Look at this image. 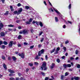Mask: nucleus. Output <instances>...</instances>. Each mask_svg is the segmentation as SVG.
Segmentation results:
<instances>
[{
    "label": "nucleus",
    "mask_w": 80,
    "mask_h": 80,
    "mask_svg": "<svg viewBox=\"0 0 80 80\" xmlns=\"http://www.w3.org/2000/svg\"><path fill=\"white\" fill-rule=\"evenodd\" d=\"M18 47H21V44L18 43Z\"/></svg>",
    "instance_id": "obj_53"
},
{
    "label": "nucleus",
    "mask_w": 80,
    "mask_h": 80,
    "mask_svg": "<svg viewBox=\"0 0 80 80\" xmlns=\"http://www.w3.org/2000/svg\"><path fill=\"white\" fill-rule=\"evenodd\" d=\"M64 77V76H63V75L61 76V80H63Z\"/></svg>",
    "instance_id": "obj_43"
},
{
    "label": "nucleus",
    "mask_w": 80,
    "mask_h": 80,
    "mask_svg": "<svg viewBox=\"0 0 80 80\" xmlns=\"http://www.w3.org/2000/svg\"><path fill=\"white\" fill-rule=\"evenodd\" d=\"M28 65H29V66H30V67H33V64L31 63H28Z\"/></svg>",
    "instance_id": "obj_35"
},
{
    "label": "nucleus",
    "mask_w": 80,
    "mask_h": 80,
    "mask_svg": "<svg viewBox=\"0 0 80 80\" xmlns=\"http://www.w3.org/2000/svg\"><path fill=\"white\" fill-rule=\"evenodd\" d=\"M3 43H4V45H6L8 44V42H7L6 41H4L3 42Z\"/></svg>",
    "instance_id": "obj_18"
},
{
    "label": "nucleus",
    "mask_w": 80,
    "mask_h": 80,
    "mask_svg": "<svg viewBox=\"0 0 80 80\" xmlns=\"http://www.w3.org/2000/svg\"><path fill=\"white\" fill-rule=\"evenodd\" d=\"M75 53H76V55H77V54H78V50H76V51Z\"/></svg>",
    "instance_id": "obj_48"
},
{
    "label": "nucleus",
    "mask_w": 80,
    "mask_h": 80,
    "mask_svg": "<svg viewBox=\"0 0 80 80\" xmlns=\"http://www.w3.org/2000/svg\"><path fill=\"white\" fill-rule=\"evenodd\" d=\"M63 67L64 68H67V65H66L65 63H64L63 65Z\"/></svg>",
    "instance_id": "obj_15"
},
{
    "label": "nucleus",
    "mask_w": 80,
    "mask_h": 80,
    "mask_svg": "<svg viewBox=\"0 0 80 80\" xmlns=\"http://www.w3.org/2000/svg\"><path fill=\"white\" fill-rule=\"evenodd\" d=\"M41 54H42L41 52H38V56H41Z\"/></svg>",
    "instance_id": "obj_24"
},
{
    "label": "nucleus",
    "mask_w": 80,
    "mask_h": 80,
    "mask_svg": "<svg viewBox=\"0 0 80 80\" xmlns=\"http://www.w3.org/2000/svg\"><path fill=\"white\" fill-rule=\"evenodd\" d=\"M34 64L36 65H38V63L37 62H34Z\"/></svg>",
    "instance_id": "obj_54"
},
{
    "label": "nucleus",
    "mask_w": 80,
    "mask_h": 80,
    "mask_svg": "<svg viewBox=\"0 0 80 80\" xmlns=\"http://www.w3.org/2000/svg\"><path fill=\"white\" fill-rule=\"evenodd\" d=\"M18 55H19V56H20V57H21L22 58H24L25 57V55H24V54H23V53H22L21 54L19 53L18 54Z\"/></svg>",
    "instance_id": "obj_2"
},
{
    "label": "nucleus",
    "mask_w": 80,
    "mask_h": 80,
    "mask_svg": "<svg viewBox=\"0 0 80 80\" xmlns=\"http://www.w3.org/2000/svg\"><path fill=\"white\" fill-rule=\"evenodd\" d=\"M22 10H23V9L21 8H20V9L18 10V11L17 15H19V14H20L21 12H22Z\"/></svg>",
    "instance_id": "obj_4"
},
{
    "label": "nucleus",
    "mask_w": 80,
    "mask_h": 80,
    "mask_svg": "<svg viewBox=\"0 0 80 80\" xmlns=\"http://www.w3.org/2000/svg\"><path fill=\"white\" fill-rule=\"evenodd\" d=\"M16 80H19V78H16Z\"/></svg>",
    "instance_id": "obj_64"
},
{
    "label": "nucleus",
    "mask_w": 80,
    "mask_h": 80,
    "mask_svg": "<svg viewBox=\"0 0 80 80\" xmlns=\"http://www.w3.org/2000/svg\"><path fill=\"white\" fill-rule=\"evenodd\" d=\"M39 52H41L42 54V53H43L44 52V50L42 49L41 50V51H40Z\"/></svg>",
    "instance_id": "obj_33"
},
{
    "label": "nucleus",
    "mask_w": 80,
    "mask_h": 80,
    "mask_svg": "<svg viewBox=\"0 0 80 80\" xmlns=\"http://www.w3.org/2000/svg\"><path fill=\"white\" fill-rule=\"evenodd\" d=\"M2 43H3V42L2 41H0V45H2Z\"/></svg>",
    "instance_id": "obj_51"
},
{
    "label": "nucleus",
    "mask_w": 80,
    "mask_h": 80,
    "mask_svg": "<svg viewBox=\"0 0 80 80\" xmlns=\"http://www.w3.org/2000/svg\"><path fill=\"white\" fill-rule=\"evenodd\" d=\"M77 68H80V64H78L77 66Z\"/></svg>",
    "instance_id": "obj_41"
},
{
    "label": "nucleus",
    "mask_w": 80,
    "mask_h": 80,
    "mask_svg": "<svg viewBox=\"0 0 80 80\" xmlns=\"http://www.w3.org/2000/svg\"><path fill=\"white\" fill-rule=\"evenodd\" d=\"M41 70H47L48 69V68L47 67L46 62H44L42 64V66H41Z\"/></svg>",
    "instance_id": "obj_1"
},
{
    "label": "nucleus",
    "mask_w": 80,
    "mask_h": 80,
    "mask_svg": "<svg viewBox=\"0 0 80 80\" xmlns=\"http://www.w3.org/2000/svg\"><path fill=\"white\" fill-rule=\"evenodd\" d=\"M49 79L48 77H46L45 78V80H48Z\"/></svg>",
    "instance_id": "obj_52"
},
{
    "label": "nucleus",
    "mask_w": 80,
    "mask_h": 80,
    "mask_svg": "<svg viewBox=\"0 0 80 80\" xmlns=\"http://www.w3.org/2000/svg\"><path fill=\"white\" fill-rule=\"evenodd\" d=\"M69 75V73L68 72H66L65 73V76H67V75Z\"/></svg>",
    "instance_id": "obj_32"
},
{
    "label": "nucleus",
    "mask_w": 80,
    "mask_h": 80,
    "mask_svg": "<svg viewBox=\"0 0 80 80\" xmlns=\"http://www.w3.org/2000/svg\"><path fill=\"white\" fill-rule=\"evenodd\" d=\"M69 42L68 41H66L65 42V44H67V43H68V42Z\"/></svg>",
    "instance_id": "obj_55"
},
{
    "label": "nucleus",
    "mask_w": 80,
    "mask_h": 80,
    "mask_svg": "<svg viewBox=\"0 0 80 80\" xmlns=\"http://www.w3.org/2000/svg\"><path fill=\"white\" fill-rule=\"evenodd\" d=\"M9 13V12L7 11H6V13L4 14L5 15H8V13Z\"/></svg>",
    "instance_id": "obj_16"
},
{
    "label": "nucleus",
    "mask_w": 80,
    "mask_h": 80,
    "mask_svg": "<svg viewBox=\"0 0 80 80\" xmlns=\"http://www.w3.org/2000/svg\"><path fill=\"white\" fill-rule=\"evenodd\" d=\"M39 25H40L41 27H43V23L41 22H39Z\"/></svg>",
    "instance_id": "obj_19"
},
{
    "label": "nucleus",
    "mask_w": 80,
    "mask_h": 80,
    "mask_svg": "<svg viewBox=\"0 0 80 80\" xmlns=\"http://www.w3.org/2000/svg\"><path fill=\"white\" fill-rule=\"evenodd\" d=\"M68 22L69 23H70V24H72V22L69 21H68Z\"/></svg>",
    "instance_id": "obj_61"
},
{
    "label": "nucleus",
    "mask_w": 80,
    "mask_h": 80,
    "mask_svg": "<svg viewBox=\"0 0 80 80\" xmlns=\"http://www.w3.org/2000/svg\"><path fill=\"white\" fill-rule=\"evenodd\" d=\"M12 58L13 60V61H16V60H17V58H16L15 56H12Z\"/></svg>",
    "instance_id": "obj_12"
},
{
    "label": "nucleus",
    "mask_w": 80,
    "mask_h": 80,
    "mask_svg": "<svg viewBox=\"0 0 80 80\" xmlns=\"http://www.w3.org/2000/svg\"><path fill=\"white\" fill-rule=\"evenodd\" d=\"M72 65L70 64H67V67H71Z\"/></svg>",
    "instance_id": "obj_29"
},
{
    "label": "nucleus",
    "mask_w": 80,
    "mask_h": 80,
    "mask_svg": "<svg viewBox=\"0 0 80 80\" xmlns=\"http://www.w3.org/2000/svg\"><path fill=\"white\" fill-rule=\"evenodd\" d=\"M57 51H59V50H60V48L59 47H58L57 48Z\"/></svg>",
    "instance_id": "obj_56"
},
{
    "label": "nucleus",
    "mask_w": 80,
    "mask_h": 80,
    "mask_svg": "<svg viewBox=\"0 0 80 80\" xmlns=\"http://www.w3.org/2000/svg\"><path fill=\"white\" fill-rule=\"evenodd\" d=\"M63 49L64 51V52H65L66 50H67V48H66L65 47H63Z\"/></svg>",
    "instance_id": "obj_40"
},
{
    "label": "nucleus",
    "mask_w": 80,
    "mask_h": 80,
    "mask_svg": "<svg viewBox=\"0 0 80 80\" xmlns=\"http://www.w3.org/2000/svg\"><path fill=\"white\" fill-rule=\"evenodd\" d=\"M25 8L26 9H27V10H28V9H29L30 8V7L27 6L25 7Z\"/></svg>",
    "instance_id": "obj_22"
},
{
    "label": "nucleus",
    "mask_w": 80,
    "mask_h": 80,
    "mask_svg": "<svg viewBox=\"0 0 80 80\" xmlns=\"http://www.w3.org/2000/svg\"><path fill=\"white\" fill-rule=\"evenodd\" d=\"M44 40V38H41V40L40 41L41 42H43V41Z\"/></svg>",
    "instance_id": "obj_37"
},
{
    "label": "nucleus",
    "mask_w": 80,
    "mask_h": 80,
    "mask_svg": "<svg viewBox=\"0 0 80 80\" xmlns=\"http://www.w3.org/2000/svg\"><path fill=\"white\" fill-rule=\"evenodd\" d=\"M26 24H30L29 22H26Z\"/></svg>",
    "instance_id": "obj_57"
},
{
    "label": "nucleus",
    "mask_w": 80,
    "mask_h": 80,
    "mask_svg": "<svg viewBox=\"0 0 80 80\" xmlns=\"http://www.w3.org/2000/svg\"><path fill=\"white\" fill-rule=\"evenodd\" d=\"M1 1L2 3H4V2L5 1V0H1Z\"/></svg>",
    "instance_id": "obj_59"
},
{
    "label": "nucleus",
    "mask_w": 80,
    "mask_h": 80,
    "mask_svg": "<svg viewBox=\"0 0 80 80\" xmlns=\"http://www.w3.org/2000/svg\"><path fill=\"white\" fill-rule=\"evenodd\" d=\"M40 58V57L38 56V55H37L35 58V60H39Z\"/></svg>",
    "instance_id": "obj_9"
},
{
    "label": "nucleus",
    "mask_w": 80,
    "mask_h": 80,
    "mask_svg": "<svg viewBox=\"0 0 80 80\" xmlns=\"http://www.w3.org/2000/svg\"><path fill=\"white\" fill-rule=\"evenodd\" d=\"M79 35H80V26H79Z\"/></svg>",
    "instance_id": "obj_62"
},
{
    "label": "nucleus",
    "mask_w": 80,
    "mask_h": 80,
    "mask_svg": "<svg viewBox=\"0 0 80 80\" xmlns=\"http://www.w3.org/2000/svg\"><path fill=\"white\" fill-rule=\"evenodd\" d=\"M20 22V20H17V21H16L17 23H19Z\"/></svg>",
    "instance_id": "obj_63"
},
{
    "label": "nucleus",
    "mask_w": 80,
    "mask_h": 80,
    "mask_svg": "<svg viewBox=\"0 0 80 80\" xmlns=\"http://www.w3.org/2000/svg\"><path fill=\"white\" fill-rule=\"evenodd\" d=\"M2 58L3 59V60H5V56H2Z\"/></svg>",
    "instance_id": "obj_28"
},
{
    "label": "nucleus",
    "mask_w": 80,
    "mask_h": 80,
    "mask_svg": "<svg viewBox=\"0 0 80 80\" xmlns=\"http://www.w3.org/2000/svg\"><path fill=\"white\" fill-rule=\"evenodd\" d=\"M42 45L41 44H39L38 45V48H41L42 47Z\"/></svg>",
    "instance_id": "obj_46"
},
{
    "label": "nucleus",
    "mask_w": 80,
    "mask_h": 80,
    "mask_svg": "<svg viewBox=\"0 0 80 80\" xmlns=\"http://www.w3.org/2000/svg\"><path fill=\"white\" fill-rule=\"evenodd\" d=\"M53 9H54V11H55V12H56V13H58V14H59V15L60 14V12H58V10H57L55 9V8H53Z\"/></svg>",
    "instance_id": "obj_11"
},
{
    "label": "nucleus",
    "mask_w": 80,
    "mask_h": 80,
    "mask_svg": "<svg viewBox=\"0 0 80 80\" xmlns=\"http://www.w3.org/2000/svg\"><path fill=\"white\" fill-rule=\"evenodd\" d=\"M55 65L54 63H52L51 66H50V68L52 70L53 69V68H54L55 67Z\"/></svg>",
    "instance_id": "obj_7"
},
{
    "label": "nucleus",
    "mask_w": 80,
    "mask_h": 80,
    "mask_svg": "<svg viewBox=\"0 0 80 80\" xmlns=\"http://www.w3.org/2000/svg\"><path fill=\"white\" fill-rule=\"evenodd\" d=\"M14 75H15V74H12V73H10L9 75V77L14 76Z\"/></svg>",
    "instance_id": "obj_21"
},
{
    "label": "nucleus",
    "mask_w": 80,
    "mask_h": 80,
    "mask_svg": "<svg viewBox=\"0 0 80 80\" xmlns=\"http://www.w3.org/2000/svg\"><path fill=\"white\" fill-rule=\"evenodd\" d=\"M9 80H14V78H9Z\"/></svg>",
    "instance_id": "obj_44"
},
{
    "label": "nucleus",
    "mask_w": 80,
    "mask_h": 80,
    "mask_svg": "<svg viewBox=\"0 0 80 80\" xmlns=\"http://www.w3.org/2000/svg\"><path fill=\"white\" fill-rule=\"evenodd\" d=\"M13 41H11L9 42L8 44L9 47H12L13 45Z\"/></svg>",
    "instance_id": "obj_3"
},
{
    "label": "nucleus",
    "mask_w": 80,
    "mask_h": 80,
    "mask_svg": "<svg viewBox=\"0 0 80 80\" xmlns=\"http://www.w3.org/2000/svg\"><path fill=\"white\" fill-rule=\"evenodd\" d=\"M8 30L9 32H10V31H13V29H12L11 28H8Z\"/></svg>",
    "instance_id": "obj_50"
},
{
    "label": "nucleus",
    "mask_w": 80,
    "mask_h": 80,
    "mask_svg": "<svg viewBox=\"0 0 80 80\" xmlns=\"http://www.w3.org/2000/svg\"><path fill=\"white\" fill-rule=\"evenodd\" d=\"M18 13V12H17V11H14L13 12V13H14V15H16V14H17V15Z\"/></svg>",
    "instance_id": "obj_27"
},
{
    "label": "nucleus",
    "mask_w": 80,
    "mask_h": 80,
    "mask_svg": "<svg viewBox=\"0 0 80 80\" xmlns=\"http://www.w3.org/2000/svg\"><path fill=\"white\" fill-rule=\"evenodd\" d=\"M45 59L46 60H48V56L47 55H46L45 56Z\"/></svg>",
    "instance_id": "obj_39"
},
{
    "label": "nucleus",
    "mask_w": 80,
    "mask_h": 80,
    "mask_svg": "<svg viewBox=\"0 0 80 80\" xmlns=\"http://www.w3.org/2000/svg\"><path fill=\"white\" fill-rule=\"evenodd\" d=\"M43 33V32H39V35L40 36V35H42V34Z\"/></svg>",
    "instance_id": "obj_49"
},
{
    "label": "nucleus",
    "mask_w": 80,
    "mask_h": 80,
    "mask_svg": "<svg viewBox=\"0 0 80 80\" xmlns=\"http://www.w3.org/2000/svg\"><path fill=\"white\" fill-rule=\"evenodd\" d=\"M8 60L11 61V57H8Z\"/></svg>",
    "instance_id": "obj_60"
},
{
    "label": "nucleus",
    "mask_w": 80,
    "mask_h": 80,
    "mask_svg": "<svg viewBox=\"0 0 80 80\" xmlns=\"http://www.w3.org/2000/svg\"><path fill=\"white\" fill-rule=\"evenodd\" d=\"M31 32L32 33H33L34 32V31L33 30V28H31Z\"/></svg>",
    "instance_id": "obj_23"
},
{
    "label": "nucleus",
    "mask_w": 80,
    "mask_h": 80,
    "mask_svg": "<svg viewBox=\"0 0 80 80\" xmlns=\"http://www.w3.org/2000/svg\"><path fill=\"white\" fill-rule=\"evenodd\" d=\"M79 78H80L79 77H74V79L75 80H78Z\"/></svg>",
    "instance_id": "obj_13"
},
{
    "label": "nucleus",
    "mask_w": 80,
    "mask_h": 80,
    "mask_svg": "<svg viewBox=\"0 0 80 80\" xmlns=\"http://www.w3.org/2000/svg\"><path fill=\"white\" fill-rule=\"evenodd\" d=\"M55 21H56V22H57L58 21V18H57V17H56L55 18Z\"/></svg>",
    "instance_id": "obj_31"
},
{
    "label": "nucleus",
    "mask_w": 80,
    "mask_h": 80,
    "mask_svg": "<svg viewBox=\"0 0 80 80\" xmlns=\"http://www.w3.org/2000/svg\"><path fill=\"white\" fill-rule=\"evenodd\" d=\"M1 37H5V34L3 32H2L0 33Z\"/></svg>",
    "instance_id": "obj_8"
},
{
    "label": "nucleus",
    "mask_w": 80,
    "mask_h": 80,
    "mask_svg": "<svg viewBox=\"0 0 80 80\" xmlns=\"http://www.w3.org/2000/svg\"><path fill=\"white\" fill-rule=\"evenodd\" d=\"M28 31L27 30V29H25L23 30V34H27L28 33Z\"/></svg>",
    "instance_id": "obj_5"
},
{
    "label": "nucleus",
    "mask_w": 80,
    "mask_h": 80,
    "mask_svg": "<svg viewBox=\"0 0 80 80\" xmlns=\"http://www.w3.org/2000/svg\"><path fill=\"white\" fill-rule=\"evenodd\" d=\"M34 47V45L31 46L30 47V48L31 49H32V48H33Z\"/></svg>",
    "instance_id": "obj_45"
},
{
    "label": "nucleus",
    "mask_w": 80,
    "mask_h": 80,
    "mask_svg": "<svg viewBox=\"0 0 80 80\" xmlns=\"http://www.w3.org/2000/svg\"><path fill=\"white\" fill-rule=\"evenodd\" d=\"M8 72H9V73H15V71L13 70H12L11 69H9L8 70Z\"/></svg>",
    "instance_id": "obj_6"
},
{
    "label": "nucleus",
    "mask_w": 80,
    "mask_h": 80,
    "mask_svg": "<svg viewBox=\"0 0 80 80\" xmlns=\"http://www.w3.org/2000/svg\"><path fill=\"white\" fill-rule=\"evenodd\" d=\"M8 27H14V26L13 25L11 24L8 25Z\"/></svg>",
    "instance_id": "obj_20"
},
{
    "label": "nucleus",
    "mask_w": 80,
    "mask_h": 80,
    "mask_svg": "<svg viewBox=\"0 0 80 80\" xmlns=\"http://www.w3.org/2000/svg\"><path fill=\"white\" fill-rule=\"evenodd\" d=\"M21 38H22V36L20 35H19L18 37V40H20Z\"/></svg>",
    "instance_id": "obj_17"
},
{
    "label": "nucleus",
    "mask_w": 80,
    "mask_h": 80,
    "mask_svg": "<svg viewBox=\"0 0 80 80\" xmlns=\"http://www.w3.org/2000/svg\"><path fill=\"white\" fill-rule=\"evenodd\" d=\"M55 51V48H54L53 50H52L51 51V53H53V52H54Z\"/></svg>",
    "instance_id": "obj_26"
},
{
    "label": "nucleus",
    "mask_w": 80,
    "mask_h": 80,
    "mask_svg": "<svg viewBox=\"0 0 80 80\" xmlns=\"http://www.w3.org/2000/svg\"><path fill=\"white\" fill-rule=\"evenodd\" d=\"M71 6L72 4H70L68 6V8L69 9H71Z\"/></svg>",
    "instance_id": "obj_38"
},
{
    "label": "nucleus",
    "mask_w": 80,
    "mask_h": 80,
    "mask_svg": "<svg viewBox=\"0 0 80 80\" xmlns=\"http://www.w3.org/2000/svg\"><path fill=\"white\" fill-rule=\"evenodd\" d=\"M56 61L57 62H58V63H60V60L59 58L57 59L56 60Z\"/></svg>",
    "instance_id": "obj_25"
},
{
    "label": "nucleus",
    "mask_w": 80,
    "mask_h": 80,
    "mask_svg": "<svg viewBox=\"0 0 80 80\" xmlns=\"http://www.w3.org/2000/svg\"><path fill=\"white\" fill-rule=\"evenodd\" d=\"M10 8L11 12H13V11H14V10H13V7H12V6H10Z\"/></svg>",
    "instance_id": "obj_14"
},
{
    "label": "nucleus",
    "mask_w": 80,
    "mask_h": 80,
    "mask_svg": "<svg viewBox=\"0 0 80 80\" xmlns=\"http://www.w3.org/2000/svg\"><path fill=\"white\" fill-rule=\"evenodd\" d=\"M73 59H74V58L72 57H71L70 58V60H73Z\"/></svg>",
    "instance_id": "obj_58"
},
{
    "label": "nucleus",
    "mask_w": 80,
    "mask_h": 80,
    "mask_svg": "<svg viewBox=\"0 0 80 80\" xmlns=\"http://www.w3.org/2000/svg\"><path fill=\"white\" fill-rule=\"evenodd\" d=\"M18 7H20L21 6V4L20 3H19L17 5Z\"/></svg>",
    "instance_id": "obj_47"
},
{
    "label": "nucleus",
    "mask_w": 80,
    "mask_h": 80,
    "mask_svg": "<svg viewBox=\"0 0 80 80\" xmlns=\"http://www.w3.org/2000/svg\"><path fill=\"white\" fill-rule=\"evenodd\" d=\"M32 20H33V19L32 18H30L29 19V22L30 23L32 22Z\"/></svg>",
    "instance_id": "obj_42"
},
{
    "label": "nucleus",
    "mask_w": 80,
    "mask_h": 80,
    "mask_svg": "<svg viewBox=\"0 0 80 80\" xmlns=\"http://www.w3.org/2000/svg\"><path fill=\"white\" fill-rule=\"evenodd\" d=\"M41 73L43 76H45V73H44V72H41Z\"/></svg>",
    "instance_id": "obj_36"
},
{
    "label": "nucleus",
    "mask_w": 80,
    "mask_h": 80,
    "mask_svg": "<svg viewBox=\"0 0 80 80\" xmlns=\"http://www.w3.org/2000/svg\"><path fill=\"white\" fill-rule=\"evenodd\" d=\"M1 48H3V49L5 48V46L4 45H2L1 46Z\"/></svg>",
    "instance_id": "obj_30"
},
{
    "label": "nucleus",
    "mask_w": 80,
    "mask_h": 80,
    "mask_svg": "<svg viewBox=\"0 0 80 80\" xmlns=\"http://www.w3.org/2000/svg\"><path fill=\"white\" fill-rule=\"evenodd\" d=\"M0 27H1L2 28H3V24H2V23H0Z\"/></svg>",
    "instance_id": "obj_34"
},
{
    "label": "nucleus",
    "mask_w": 80,
    "mask_h": 80,
    "mask_svg": "<svg viewBox=\"0 0 80 80\" xmlns=\"http://www.w3.org/2000/svg\"><path fill=\"white\" fill-rule=\"evenodd\" d=\"M3 67L5 69V70H7V65H6L5 63L3 64Z\"/></svg>",
    "instance_id": "obj_10"
}]
</instances>
